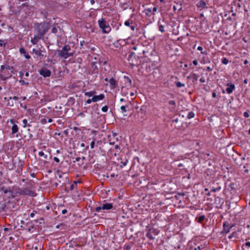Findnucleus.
I'll return each instance as SVG.
<instances>
[{"instance_id":"obj_1","label":"nucleus","mask_w":250,"mask_h":250,"mask_svg":"<svg viewBox=\"0 0 250 250\" xmlns=\"http://www.w3.org/2000/svg\"><path fill=\"white\" fill-rule=\"evenodd\" d=\"M98 23L103 33L107 34L110 32L111 28L104 18H102L99 19Z\"/></svg>"},{"instance_id":"obj_2","label":"nucleus","mask_w":250,"mask_h":250,"mask_svg":"<svg viewBox=\"0 0 250 250\" xmlns=\"http://www.w3.org/2000/svg\"><path fill=\"white\" fill-rule=\"evenodd\" d=\"M71 48L68 45H64L62 50L58 51L59 55L64 59H67L69 57H71L73 55V53L70 52Z\"/></svg>"},{"instance_id":"obj_3","label":"nucleus","mask_w":250,"mask_h":250,"mask_svg":"<svg viewBox=\"0 0 250 250\" xmlns=\"http://www.w3.org/2000/svg\"><path fill=\"white\" fill-rule=\"evenodd\" d=\"M27 187L22 188L23 195H29L34 196L36 195L35 191L32 190L33 188L34 182L30 180L27 182Z\"/></svg>"},{"instance_id":"obj_4","label":"nucleus","mask_w":250,"mask_h":250,"mask_svg":"<svg viewBox=\"0 0 250 250\" xmlns=\"http://www.w3.org/2000/svg\"><path fill=\"white\" fill-rule=\"evenodd\" d=\"M48 24L46 22H43L37 24V31L38 34L44 36L48 30Z\"/></svg>"},{"instance_id":"obj_5","label":"nucleus","mask_w":250,"mask_h":250,"mask_svg":"<svg viewBox=\"0 0 250 250\" xmlns=\"http://www.w3.org/2000/svg\"><path fill=\"white\" fill-rule=\"evenodd\" d=\"M113 208V205L111 203H105L103 204L102 206L96 208L95 211L99 212L101 209L109 210Z\"/></svg>"},{"instance_id":"obj_6","label":"nucleus","mask_w":250,"mask_h":250,"mask_svg":"<svg viewBox=\"0 0 250 250\" xmlns=\"http://www.w3.org/2000/svg\"><path fill=\"white\" fill-rule=\"evenodd\" d=\"M234 226L233 225L229 224L227 222H224L223 224V229L222 233H228L229 232L230 229Z\"/></svg>"},{"instance_id":"obj_7","label":"nucleus","mask_w":250,"mask_h":250,"mask_svg":"<svg viewBox=\"0 0 250 250\" xmlns=\"http://www.w3.org/2000/svg\"><path fill=\"white\" fill-rule=\"evenodd\" d=\"M10 122L13 125V126L11 127L12 134H14L18 132L19 127L16 124V121L14 119H10Z\"/></svg>"},{"instance_id":"obj_8","label":"nucleus","mask_w":250,"mask_h":250,"mask_svg":"<svg viewBox=\"0 0 250 250\" xmlns=\"http://www.w3.org/2000/svg\"><path fill=\"white\" fill-rule=\"evenodd\" d=\"M39 73L42 76L44 77H48L50 76L51 72L50 70L47 69V68H43L40 69L39 71Z\"/></svg>"},{"instance_id":"obj_9","label":"nucleus","mask_w":250,"mask_h":250,"mask_svg":"<svg viewBox=\"0 0 250 250\" xmlns=\"http://www.w3.org/2000/svg\"><path fill=\"white\" fill-rule=\"evenodd\" d=\"M19 97L17 96L11 97L8 100L7 105L13 106L16 103V101L19 100Z\"/></svg>"},{"instance_id":"obj_10","label":"nucleus","mask_w":250,"mask_h":250,"mask_svg":"<svg viewBox=\"0 0 250 250\" xmlns=\"http://www.w3.org/2000/svg\"><path fill=\"white\" fill-rule=\"evenodd\" d=\"M11 72L10 73H8V74L6 76V75H1V79L2 80H6V79L10 78L12 77V74H15L16 72H17L15 71L14 68L13 67V70H10Z\"/></svg>"},{"instance_id":"obj_11","label":"nucleus","mask_w":250,"mask_h":250,"mask_svg":"<svg viewBox=\"0 0 250 250\" xmlns=\"http://www.w3.org/2000/svg\"><path fill=\"white\" fill-rule=\"evenodd\" d=\"M43 36L40 35V34L37 33L36 35L34 36L33 39H31V42L33 44H36L39 41L43 38Z\"/></svg>"},{"instance_id":"obj_12","label":"nucleus","mask_w":250,"mask_h":250,"mask_svg":"<svg viewBox=\"0 0 250 250\" xmlns=\"http://www.w3.org/2000/svg\"><path fill=\"white\" fill-rule=\"evenodd\" d=\"M0 69V71L2 73H6V71H8L10 70H13V66H11L8 65H2L1 66Z\"/></svg>"},{"instance_id":"obj_13","label":"nucleus","mask_w":250,"mask_h":250,"mask_svg":"<svg viewBox=\"0 0 250 250\" xmlns=\"http://www.w3.org/2000/svg\"><path fill=\"white\" fill-rule=\"evenodd\" d=\"M227 88H226V91L227 93L230 94L235 89V85L234 84L228 83L227 84Z\"/></svg>"},{"instance_id":"obj_14","label":"nucleus","mask_w":250,"mask_h":250,"mask_svg":"<svg viewBox=\"0 0 250 250\" xmlns=\"http://www.w3.org/2000/svg\"><path fill=\"white\" fill-rule=\"evenodd\" d=\"M104 98V95L103 94H101L99 95H94L92 98V101L93 102H97L99 101L102 100Z\"/></svg>"},{"instance_id":"obj_15","label":"nucleus","mask_w":250,"mask_h":250,"mask_svg":"<svg viewBox=\"0 0 250 250\" xmlns=\"http://www.w3.org/2000/svg\"><path fill=\"white\" fill-rule=\"evenodd\" d=\"M29 8H30V6H29V5L27 3H22L20 6L21 10H23L24 11H25V12L26 14H27V13L29 14V12L28 11V10H30Z\"/></svg>"},{"instance_id":"obj_16","label":"nucleus","mask_w":250,"mask_h":250,"mask_svg":"<svg viewBox=\"0 0 250 250\" xmlns=\"http://www.w3.org/2000/svg\"><path fill=\"white\" fill-rule=\"evenodd\" d=\"M44 52L43 50L39 49H33V52L36 55H38L40 59H42L43 57V52Z\"/></svg>"},{"instance_id":"obj_17","label":"nucleus","mask_w":250,"mask_h":250,"mask_svg":"<svg viewBox=\"0 0 250 250\" xmlns=\"http://www.w3.org/2000/svg\"><path fill=\"white\" fill-rule=\"evenodd\" d=\"M187 79H191L192 82L194 83H196L198 80V76H197V74L193 73V74H191L189 76H188Z\"/></svg>"},{"instance_id":"obj_18","label":"nucleus","mask_w":250,"mask_h":250,"mask_svg":"<svg viewBox=\"0 0 250 250\" xmlns=\"http://www.w3.org/2000/svg\"><path fill=\"white\" fill-rule=\"evenodd\" d=\"M196 6L198 8H207L206 3L203 0H200L197 4Z\"/></svg>"},{"instance_id":"obj_19","label":"nucleus","mask_w":250,"mask_h":250,"mask_svg":"<svg viewBox=\"0 0 250 250\" xmlns=\"http://www.w3.org/2000/svg\"><path fill=\"white\" fill-rule=\"evenodd\" d=\"M109 83L110 84V87L112 89L115 88L117 85V83L116 81L113 78H111L109 81Z\"/></svg>"},{"instance_id":"obj_20","label":"nucleus","mask_w":250,"mask_h":250,"mask_svg":"<svg viewBox=\"0 0 250 250\" xmlns=\"http://www.w3.org/2000/svg\"><path fill=\"white\" fill-rule=\"evenodd\" d=\"M20 52L21 53V54H23L25 58L27 59H30V56L26 53L25 50L23 48H21L20 49Z\"/></svg>"},{"instance_id":"obj_21","label":"nucleus","mask_w":250,"mask_h":250,"mask_svg":"<svg viewBox=\"0 0 250 250\" xmlns=\"http://www.w3.org/2000/svg\"><path fill=\"white\" fill-rule=\"evenodd\" d=\"M96 92L95 91H90L89 92H85L84 95L88 97H93L96 94Z\"/></svg>"},{"instance_id":"obj_22","label":"nucleus","mask_w":250,"mask_h":250,"mask_svg":"<svg viewBox=\"0 0 250 250\" xmlns=\"http://www.w3.org/2000/svg\"><path fill=\"white\" fill-rule=\"evenodd\" d=\"M205 216L203 215L199 216V217H196V220L198 223H202L205 219Z\"/></svg>"},{"instance_id":"obj_23","label":"nucleus","mask_w":250,"mask_h":250,"mask_svg":"<svg viewBox=\"0 0 250 250\" xmlns=\"http://www.w3.org/2000/svg\"><path fill=\"white\" fill-rule=\"evenodd\" d=\"M92 67L93 68V71L94 73H97L98 71V69L97 67L95 65V62H92L91 63Z\"/></svg>"},{"instance_id":"obj_24","label":"nucleus","mask_w":250,"mask_h":250,"mask_svg":"<svg viewBox=\"0 0 250 250\" xmlns=\"http://www.w3.org/2000/svg\"><path fill=\"white\" fill-rule=\"evenodd\" d=\"M22 188H18L16 189V193L20 195H23Z\"/></svg>"},{"instance_id":"obj_25","label":"nucleus","mask_w":250,"mask_h":250,"mask_svg":"<svg viewBox=\"0 0 250 250\" xmlns=\"http://www.w3.org/2000/svg\"><path fill=\"white\" fill-rule=\"evenodd\" d=\"M39 155L41 157L43 156L44 159H47L48 156L47 154H45L43 151H40L39 153Z\"/></svg>"},{"instance_id":"obj_26","label":"nucleus","mask_w":250,"mask_h":250,"mask_svg":"<svg viewBox=\"0 0 250 250\" xmlns=\"http://www.w3.org/2000/svg\"><path fill=\"white\" fill-rule=\"evenodd\" d=\"M175 85L177 87H181L185 86V84L182 83L180 82H177L175 83Z\"/></svg>"},{"instance_id":"obj_27","label":"nucleus","mask_w":250,"mask_h":250,"mask_svg":"<svg viewBox=\"0 0 250 250\" xmlns=\"http://www.w3.org/2000/svg\"><path fill=\"white\" fill-rule=\"evenodd\" d=\"M194 116V113L192 111L189 112L188 114V118L191 119L193 118Z\"/></svg>"},{"instance_id":"obj_28","label":"nucleus","mask_w":250,"mask_h":250,"mask_svg":"<svg viewBox=\"0 0 250 250\" xmlns=\"http://www.w3.org/2000/svg\"><path fill=\"white\" fill-rule=\"evenodd\" d=\"M142 48V46L141 45H140V44H137L136 45V46H134L132 47V49L133 50H138L140 48Z\"/></svg>"},{"instance_id":"obj_29","label":"nucleus","mask_w":250,"mask_h":250,"mask_svg":"<svg viewBox=\"0 0 250 250\" xmlns=\"http://www.w3.org/2000/svg\"><path fill=\"white\" fill-rule=\"evenodd\" d=\"M19 82L21 83V85H29V83L28 82H25L24 80H21L19 81Z\"/></svg>"},{"instance_id":"obj_30","label":"nucleus","mask_w":250,"mask_h":250,"mask_svg":"<svg viewBox=\"0 0 250 250\" xmlns=\"http://www.w3.org/2000/svg\"><path fill=\"white\" fill-rule=\"evenodd\" d=\"M137 53L139 55H144L145 51L144 50H142L141 48H140L138 50Z\"/></svg>"},{"instance_id":"obj_31","label":"nucleus","mask_w":250,"mask_h":250,"mask_svg":"<svg viewBox=\"0 0 250 250\" xmlns=\"http://www.w3.org/2000/svg\"><path fill=\"white\" fill-rule=\"evenodd\" d=\"M0 190L3 191L5 194L7 193L8 192V190L4 187H2L1 188H0Z\"/></svg>"},{"instance_id":"obj_32","label":"nucleus","mask_w":250,"mask_h":250,"mask_svg":"<svg viewBox=\"0 0 250 250\" xmlns=\"http://www.w3.org/2000/svg\"><path fill=\"white\" fill-rule=\"evenodd\" d=\"M222 62L224 64H227L228 63L229 61L227 58H224L222 60Z\"/></svg>"},{"instance_id":"obj_33","label":"nucleus","mask_w":250,"mask_h":250,"mask_svg":"<svg viewBox=\"0 0 250 250\" xmlns=\"http://www.w3.org/2000/svg\"><path fill=\"white\" fill-rule=\"evenodd\" d=\"M159 30L160 31H161V32H165V30H164V26L162 25H160L159 26Z\"/></svg>"},{"instance_id":"obj_34","label":"nucleus","mask_w":250,"mask_h":250,"mask_svg":"<svg viewBox=\"0 0 250 250\" xmlns=\"http://www.w3.org/2000/svg\"><path fill=\"white\" fill-rule=\"evenodd\" d=\"M146 237L149 239H151V240H152L154 238L152 236V235H151V234L150 233H147L146 234Z\"/></svg>"},{"instance_id":"obj_35","label":"nucleus","mask_w":250,"mask_h":250,"mask_svg":"<svg viewBox=\"0 0 250 250\" xmlns=\"http://www.w3.org/2000/svg\"><path fill=\"white\" fill-rule=\"evenodd\" d=\"M131 245H125V250H131Z\"/></svg>"},{"instance_id":"obj_36","label":"nucleus","mask_w":250,"mask_h":250,"mask_svg":"<svg viewBox=\"0 0 250 250\" xmlns=\"http://www.w3.org/2000/svg\"><path fill=\"white\" fill-rule=\"evenodd\" d=\"M108 109V106L107 105H105L104 106H103L102 108V110L103 111V112H106L107 111Z\"/></svg>"},{"instance_id":"obj_37","label":"nucleus","mask_w":250,"mask_h":250,"mask_svg":"<svg viewBox=\"0 0 250 250\" xmlns=\"http://www.w3.org/2000/svg\"><path fill=\"white\" fill-rule=\"evenodd\" d=\"M58 32V29H57V28L56 27H54L52 30H51V32L54 33V34H56Z\"/></svg>"},{"instance_id":"obj_38","label":"nucleus","mask_w":250,"mask_h":250,"mask_svg":"<svg viewBox=\"0 0 250 250\" xmlns=\"http://www.w3.org/2000/svg\"><path fill=\"white\" fill-rule=\"evenodd\" d=\"M221 187L219 186V187H218L217 188H213L212 189V191L213 192H216V191H217L220 190L221 189Z\"/></svg>"},{"instance_id":"obj_39","label":"nucleus","mask_w":250,"mask_h":250,"mask_svg":"<svg viewBox=\"0 0 250 250\" xmlns=\"http://www.w3.org/2000/svg\"><path fill=\"white\" fill-rule=\"evenodd\" d=\"M47 122V119L44 118L41 120V123L42 124H45Z\"/></svg>"},{"instance_id":"obj_40","label":"nucleus","mask_w":250,"mask_h":250,"mask_svg":"<svg viewBox=\"0 0 250 250\" xmlns=\"http://www.w3.org/2000/svg\"><path fill=\"white\" fill-rule=\"evenodd\" d=\"M203 248L204 247L202 245L198 246L195 248L194 250H202Z\"/></svg>"},{"instance_id":"obj_41","label":"nucleus","mask_w":250,"mask_h":250,"mask_svg":"<svg viewBox=\"0 0 250 250\" xmlns=\"http://www.w3.org/2000/svg\"><path fill=\"white\" fill-rule=\"evenodd\" d=\"M146 13V15L148 14L149 13L152 12V9L151 8H146L145 9Z\"/></svg>"},{"instance_id":"obj_42","label":"nucleus","mask_w":250,"mask_h":250,"mask_svg":"<svg viewBox=\"0 0 250 250\" xmlns=\"http://www.w3.org/2000/svg\"><path fill=\"white\" fill-rule=\"evenodd\" d=\"M128 106L127 105H126V106H125V105H123L121 107V110L123 111V112H126V107H127Z\"/></svg>"},{"instance_id":"obj_43","label":"nucleus","mask_w":250,"mask_h":250,"mask_svg":"<svg viewBox=\"0 0 250 250\" xmlns=\"http://www.w3.org/2000/svg\"><path fill=\"white\" fill-rule=\"evenodd\" d=\"M24 125H23V127H25L26 126L28 125V126H30V125H27V121L26 120V119H24L22 121Z\"/></svg>"},{"instance_id":"obj_44","label":"nucleus","mask_w":250,"mask_h":250,"mask_svg":"<svg viewBox=\"0 0 250 250\" xmlns=\"http://www.w3.org/2000/svg\"><path fill=\"white\" fill-rule=\"evenodd\" d=\"M168 103L170 105H175V104H176L175 102L174 101H173V100H170L168 102Z\"/></svg>"},{"instance_id":"obj_45","label":"nucleus","mask_w":250,"mask_h":250,"mask_svg":"<svg viewBox=\"0 0 250 250\" xmlns=\"http://www.w3.org/2000/svg\"><path fill=\"white\" fill-rule=\"evenodd\" d=\"M157 8L156 7H154L152 9V11L153 12V13H152V15H154V13H155V12H156V11H157Z\"/></svg>"},{"instance_id":"obj_46","label":"nucleus","mask_w":250,"mask_h":250,"mask_svg":"<svg viewBox=\"0 0 250 250\" xmlns=\"http://www.w3.org/2000/svg\"><path fill=\"white\" fill-rule=\"evenodd\" d=\"M244 116L245 118H248L249 117V113L247 112H245L244 113Z\"/></svg>"},{"instance_id":"obj_47","label":"nucleus","mask_w":250,"mask_h":250,"mask_svg":"<svg viewBox=\"0 0 250 250\" xmlns=\"http://www.w3.org/2000/svg\"><path fill=\"white\" fill-rule=\"evenodd\" d=\"M95 145V142L93 141L90 144V146L91 148H93Z\"/></svg>"},{"instance_id":"obj_48","label":"nucleus","mask_w":250,"mask_h":250,"mask_svg":"<svg viewBox=\"0 0 250 250\" xmlns=\"http://www.w3.org/2000/svg\"><path fill=\"white\" fill-rule=\"evenodd\" d=\"M199 81L201 83H205L206 81L204 77L200 78Z\"/></svg>"},{"instance_id":"obj_49","label":"nucleus","mask_w":250,"mask_h":250,"mask_svg":"<svg viewBox=\"0 0 250 250\" xmlns=\"http://www.w3.org/2000/svg\"><path fill=\"white\" fill-rule=\"evenodd\" d=\"M109 143L110 145H114L115 144V142L111 139L109 140Z\"/></svg>"},{"instance_id":"obj_50","label":"nucleus","mask_w":250,"mask_h":250,"mask_svg":"<svg viewBox=\"0 0 250 250\" xmlns=\"http://www.w3.org/2000/svg\"><path fill=\"white\" fill-rule=\"evenodd\" d=\"M53 159L57 163H59L60 162L59 159L58 158L56 157H54Z\"/></svg>"},{"instance_id":"obj_51","label":"nucleus","mask_w":250,"mask_h":250,"mask_svg":"<svg viewBox=\"0 0 250 250\" xmlns=\"http://www.w3.org/2000/svg\"><path fill=\"white\" fill-rule=\"evenodd\" d=\"M125 24L126 26H130V22H129V21H125Z\"/></svg>"},{"instance_id":"obj_52","label":"nucleus","mask_w":250,"mask_h":250,"mask_svg":"<svg viewBox=\"0 0 250 250\" xmlns=\"http://www.w3.org/2000/svg\"><path fill=\"white\" fill-rule=\"evenodd\" d=\"M92 102V98H91V99H88V100L86 101V103L89 104H90Z\"/></svg>"},{"instance_id":"obj_53","label":"nucleus","mask_w":250,"mask_h":250,"mask_svg":"<svg viewBox=\"0 0 250 250\" xmlns=\"http://www.w3.org/2000/svg\"><path fill=\"white\" fill-rule=\"evenodd\" d=\"M24 76V73L22 71L20 72V77L21 78H23Z\"/></svg>"},{"instance_id":"obj_54","label":"nucleus","mask_w":250,"mask_h":250,"mask_svg":"<svg viewBox=\"0 0 250 250\" xmlns=\"http://www.w3.org/2000/svg\"><path fill=\"white\" fill-rule=\"evenodd\" d=\"M193 64L195 65H197L198 64V61L196 60L193 61Z\"/></svg>"},{"instance_id":"obj_55","label":"nucleus","mask_w":250,"mask_h":250,"mask_svg":"<svg viewBox=\"0 0 250 250\" xmlns=\"http://www.w3.org/2000/svg\"><path fill=\"white\" fill-rule=\"evenodd\" d=\"M75 185L72 184L70 186V190H72L74 189Z\"/></svg>"},{"instance_id":"obj_56","label":"nucleus","mask_w":250,"mask_h":250,"mask_svg":"<svg viewBox=\"0 0 250 250\" xmlns=\"http://www.w3.org/2000/svg\"><path fill=\"white\" fill-rule=\"evenodd\" d=\"M245 245L246 246L250 247V242H246Z\"/></svg>"},{"instance_id":"obj_57","label":"nucleus","mask_w":250,"mask_h":250,"mask_svg":"<svg viewBox=\"0 0 250 250\" xmlns=\"http://www.w3.org/2000/svg\"><path fill=\"white\" fill-rule=\"evenodd\" d=\"M212 97H213V98H216V96H217V95H216V92H212Z\"/></svg>"},{"instance_id":"obj_58","label":"nucleus","mask_w":250,"mask_h":250,"mask_svg":"<svg viewBox=\"0 0 250 250\" xmlns=\"http://www.w3.org/2000/svg\"><path fill=\"white\" fill-rule=\"evenodd\" d=\"M127 162V160H126V161H125V162H122L121 163H122V166H126Z\"/></svg>"},{"instance_id":"obj_59","label":"nucleus","mask_w":250,"mask_h":250,"mask_svg":"<svg viewBox=\"0 0 250 250\" xmlns=\"http://www.w3.org/2000/svg\"><path fill=\"white\" fill-rule=\"evenodd\" d=\"M67 210L64 209L62 210V214H65L67 212Z\"/></svg>"},{"instance_id":"obj_60","label":"nucleus","mask_w":250,"mask_h":250,"mask_svg":"<svg viewBox=\"0 0 250 250\" xmlns=\"http://www.w3.org/2000/svg\"><path fill=\"white\" fill-rule=\"evenodd\" d=\"M197 49L199 51H202L203 50V47L202 46H198Z\"/></svg>"},{"instance_id":"obj_61","label":"nucleus","mask_w":250,"mask_h":250,"mask_svg":"<svg viewBox=\"0 0 250 250\" xmlns=\"http://www.w3.org/2000/svg\"><path fill=\"white\" fill-rule=\"evenodd\" d=\"M178 195H180V196H184L185 195V194L184 192H181V193H178Z\"/></svg>"},{"instance_id":"obj_62","label":"nucleus","mask_w":250,"mask_h":250,"mask_svg":"<svg viewBox=\"0 0 250 250\" xmlns=\"http://www.w3.org/2000/svg\"><path fill=\"white\" fill-rule=\"evenodd\" d=\"M130 27L132 30H133V31L134 30V29H135L134 25H131V26H130Z\"/></svg>"},{"instance_id":"obj_63","label":"nucleus","mask_w":250,"mask_h":250,"mask_svg":"<svg viewBox=\"0 0 250 250\" xmlns=\"http://www.w3.org/2000/svg\"><path fill=\"white\" fill-rule=\"evenodd\" d=\"M207 70L208 71H211L212 70V69H211V68H210V67L208 66V67H207Z\"/></svg>"},{"instance_id":"obj_64","label":"nucleus","mask_w":250,"mask_h":250,"mask_svg":"<svg viewBox=\"0 0 250 250\" xmlns=\"http://www.w3.org/2000/svg\"><path fill=\"white\" fill-rule=\"evenodd\" d=\"M80 159H81V158H80V157H78L76 158V159H75V161H80Z\"/></svg>"}]
</instances>
